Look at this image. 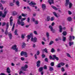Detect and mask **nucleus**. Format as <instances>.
Masks as SVG:
<instances>
[{
    "label": "nucleus",
    "mask_w": 75,
    "mask_h": 75,
    "mask_svg": "<svg viewBox=\"0 0 75 75\" xmlns=\"http://www.w3.org/2000/svg\"><path fill=\"white\" fill-rule=\"evenodd\" d=\"M6 31L5 33V34L6 35H7V34H8V31H7V30H8V23H6Z\"/></svg>",
    "instance_id": "obj_5"
},
{
    "label": "nucleus",
    "mask_w": 75,
    "mask_h": 75,
    "mask_svg": "<svg viewBox=\"0 0 75 75\" xmlns=\"http://www.w3.org/2000/svg\"><path fill=\"white\" fill-rule=\"evenodd\" d=\"M50 20V17L49 16H48L46 18V21H49Z\"/></svg>",
    "instance_id": "obj_21"
},
{
    "label": "nucleus",
    "mask_w": 75,
    "mask_h": 75,
    "mask_svg": "<svg viewBox=\"0 0 75 75\" xmlns=\"http://www.w3.org/2000/svg\"><path fill=\"white\" fill-rule=\"evenodd\" d=\"M31 20L33 21V22H35V18H32L31 19Z\"/></svg>",
    "instance_id": "obj_54"
},
{
    "label": "nucleus",
    "mask_w": 75,
    "mask_h": 75,
    "mask_svg": "<svg viewBox=\"0 0 75 75\" xmlns=\"http://www.w3.org/2000/svg\"><path fill=\"white\" fill-rule=\"evenodd\" d=\"M0 8L2 10H3L4 9L3 7L1 4H0Z\"/></svg>",
    "instance_id": "obj_30"
},
{
    "label": "nucleus",
    "mask_w": 75,
    "mask_h": 75,
    "mask_svg": "<svg viewBox=\"0 0 75 75\" xmlns=\"http://www.w3.org/2000/svg\"><path fill=\"white\" fill-rule=\"evenodd\" d=\"M54 43V41L51 40L49 43V45H52Z\"/></svg>",
    "instance_id": "obj_40"
},
{
    "label": "nucleus",
    "mask_w": 75,
    "mask_h": 75,
    "mask_svg": "<svg viewBox=\"0 0 75 75\" xmlns=\"http://www.w3.org/2000/svg\"><path fill=\"white\" fill-rule=\"evenodd\" d=\"M2 12L0 11V17L1 16V15H2Z\"/></svg>",
    "instance_id": "obj_63"
},
{
    "label": "nucleus",
    "mask_w": 75,
    "mask_h": 75,
    "mask_svg": "<svg viewBox=\"0 0 75 75\" xmlns=\"http://www.w3.org/2000/svg\"><path fill=\"white\" fill-rule=\"evenodd\" d=\"M68 14L69 15H71L72 14V12L70 11H68Z\"/></svg>",
    "instance_id": "obj_46"
},
{
    "label": "nucleus",
    "mask_w": 75,
    "mask_h": 75,
    "mask_svg": "<svg viewBox=\"0 0 75 75\" xmlns=\"http://www.w3.org/2000/svg\"><path fill=\"white\" fill-rule=\"evenodd\" d=\"M37 55H38L40 54V51L38 50L37 51Z\"/></svg>",
    "instance_id": "obj_56"
},
{
    "label": "nucleus",
    "mask_w": 75,
    "mask_h": 75,
    "mask_svg": "<svg viewBox=\"0 0 75 75\" xmlns=\"http://www.w3.org/2000/svg\"><path fill=\"white\" fill-rule=\"evenodd\" d=\"M7 72L8 74L10 73V69L8 67L7 68Z\"/></svg>",
    "instance_id": "obj_27"
},
{
    "label": "nucleus",
    "mask_w": 75,
    "mask_h": 75,
    "mask_svg": "<svg viewBox=\"0 0 75 75\" xmlns=\"http://www.w3.org/2000/svg\"><path fill=\"white\" fill-rule=\"evenodd\" d=\"M66 37H63L62 40H63V41H64V42L66 40Z\"/></svg>",
    "instance_id": "obj_34"
},
{
    "label": "nucleus",
    "mask_w": 75,
    "mask_h": 75,
    "mask_svg": "<svg viewBox=\"0 0 75 75\" xmlns=\"http://www.w3.org/2000/svg\"><path fill=\"white\" fill-rule=\"evenodd\" d=\"M18 31V30H15V32H14L15 35H18V34H17V31Z\"/></svg>",
    "instance_id": "obj_35"
},
{
    "label": "nucleus",
    "mask_w": 75,
    "mask_h": 75,
    "mask_svg": "<svg viewBox=\"0 0 75 75\" xmlns=\"http://www.w3.org/2000/svg\"><path fill=\"white\" fill-rule=\"evenodd\" d=\"M61 69L62 72H64V71H65V69L64 67H62Z\"/></svg>",
    "instance_id": "obj_47"
},
{
    "label": "nucleus",
    "mask_w": 75,
    "mask_h": 75,
    "mask_svg": "<svg viewBox=\"0 0 75 75\" xmlns=\"http://www.w3.org/2000/svg\"><path fill=\"white\" fill-rule=\"evenodd\" d=\"M72 40V36H70L69 37V41H71Z\"/></svg>",
    "instance_id": "obj_50"
},
{
    "label": "nucleus",
    "mask_w": 75,
    "mask_h": 75,
    "mask_svg": "<svg viewBox=\"0 0 75 75\" xmlns=\"http://www.w3.org/2000/svg\"><path fill=\"white\" fill-rule=\"evenodd\" d=\"M28 68V66H25L24 67H22L21 68V70L22 71H25L26 69Z\"/></svg>",
    "instance_id": "obj_9"
},
{
    "label": "nucleus",
    "mask_w": 75,
    "mask_h": 75,
    "mask_svg": "<svg viewBox=\"0 0 75 75\" xmlns=\"http://www.w3.org/2000/svg\"><path fill=\"white\" fill-rule=\"evenodd\" d=\"M49 58L50 59H53L54 60L55 59L54 58H52V56H51V55L50 56Z\"/></svg>",
    "instance_id": "obj_44"
},
{
    "label": "nucleus",
    "mask_w": 75,
    "mask_h": 75,
    "mask_svg": "<svg viewBox=\"0 0 75 75\" xmlns=\"http://www.w3.org/2000/svg\"><path fill=\"white\" fill-rule=\"evenodd\" d=\"M53 13L54 15L55 16V17H58L57 15V14L55 12H53Z\"/></svg>",
    "instance_id": "obj_43"
},
{
    "label": "nucleus",
    "mask_w": 75,
    "mask_h": 75,
    "mask_svg": "<svg viewBox=\"0 0 75 75\" xmlns=\"http://www.w3.org/2000/svg\"><path fill=\"white\" fill-rule=\"evenodd\" d=\"M21 56L24 55L25 57V58H27L28 57V54L26 52L24 51L22 52L21 53Z\"/></svg>",
    "instance_id": "obj_2"
},
{
    "label": "nucleus",
    "mask_w": 75,
    "mask_h": 75,
    "mask_svg": "<svg viewBox=\"0 0 75 75\" xmlns=\"http://www.w3.org/2000/svg\"><path fill=\"white\" fill-rule=\"evenodd\" d=\"M34 33L35 35H37L38 33H37V32L36 31H34Z\"/></svg>",
    "instance_id": "obj_45"
},
{
    "label": "nucleus",
    "mask_w": 75,
    "mask_h": 75,
    "mask_svg": "<svg viewBox=\"0 0 75 75\" xmlns=\"http://www.w3.org/2000/svg\"><path fill=\"white\" fill-rule=\"evenodd\" d=\"M27 21L28 23H29L30 22V18H28Z\"/></svg>",
    "instance_id": "obj_60"
},
{
    "label": "nucleus",
    "mask_w": 75,
    "mask_h": 75,
    "mask_svg": "<svg viewBox=\"0 0 75 75\" xmlns=\"http://www.w3.org/2000/svg\"><path fill=\"white\" fill-rule=\"evenodd\" d=\"M9 5L10 6H14V4L12 3H10L9 4Z\"/></svg>",
    "instance_id": "obj_49"
},
{
    "label": "nucleus",
    "mask_w": 75,
    "mask_h": 75,
    "mask_svg": "<svg viewBox=\"0 0 75 75\" xmlns=\"http://www.w3.org/2000/svg\"><path fill=\"white\" fill-rule=\"evenodd\" d=\"M51 52H55V50L53 49V48H52L51 50Z\"/></svg>",
    "instance_id": "obj_48"
},
{
    "label": "nucleus",
    "mask_w": 75,
    "mask_h": 75,
    "mask_svg": "<svg viewBox=\"0 0 75 75\" xmlns=\"http://www.w3.org/2000/svg\"><path fill=\"white\" fill-rule=\"evenodd\" d=\"M17 13L16 11H13V16H15V15H17Z\"/></svg>",
    "instance_id": "obj_25"
},
{
    "label": "nucleus",
    "mask_w": 75,
    "mask_h": 75,
    "mask_svg": "<svg viewBox=\"0 0 75 75\" xmlns=\"http://www.w3.org/2000/svg\"><path fill=\"white\" fill-rule=\"evenodd\" d=\"M44 69H47V67L46 66H45L43 67Z\"/></svg>",
    "instance_id": "obj_59"
},
{
    "label": "nucleus",
    "mask_w": 75,
    "mask_h": 75,
    "mask_svg": "<svg viewBox=\"0 0 75 75\" xmlns=\"http://www.w3.org/2000/svg\"><path fill=\"white\" fill-rule=\"evenodd\" d=\"M54 18H55L54 17H52L50 19L51 21H54Z\"/></svg>",
    "instance_id": "obj_38"
},
{
    "label": "nucleus",
    "mask_w": 75,
    "mask_h": 75,
    "mask_svg": "<svg viewBox=\"0 0 75 75\" xmlns=\"http://www.w3.org/2000/svg\"><path fill=\"white\" fill-rule=\"evenodd\" d=\"M15 25V24L14 23L13 25V26L12 27V31L14 30V28Z\"/></svg>",
    "instance_id": "obj_41"
},
{
    "label": "nucleus",
    "mask_w": 75,
    "mask_h": 75,
    "mask_svg": "<svg viewBox=\"0 0 75 75\" xmlns=\"http://www.w3.org/2000/svg\"><path fill=\"white\" fill-rule=\"evenodd\" d=\"M8 36L9 37V39L11 40L12 38V35L11 33H8Z\"/></svg>",
    "instance_id": "obj_22"
},
{
    "label": "nucleus",
    "mask_w": 75,
    "mask_h": 75,
    "mask_svg": "<svg viewBox=\"0 0 75 75\" xmlns=\"http://www.w3.org/2000/svg\"><path fill=\"white\" fill-rule=\"evenodd\" d=\"M26 19V18H23L21 20V21H24L25 19Z\"/></svg>",
    "instance_id": "obj_52"
},
{
    "label": "nucleus",
    "mask_w": 75,
    "mask_h": 75,
    "mask_svg": "<svg viewBox=\"0 0 75 75\" xmlns=\"http://www.w3.org/2000/svg\"><path fill=\"white\" fill-rule=\"evenodd\" d=\"M67 20L69 21H71L72 20V18L71 17H68L67 18Z\"/></svg>",
    "instance_id": "obj_28"
},
{
    "label": "nucleus",
    "mask_w": 75,
    "mask_h": 75,
    "mask_svg": "<svg viewBox=\"0 0 75 75\" xmlns=\"http://www.w3.org/2000/svg\"><path fill=\"white\" fill-rule=\"evenodd\" d=\"M43 67H40L39 69V72H41L43 71Z\"/></svg>",
    "instance_id": "obj_18"
},
{
    "label": "nucleus",
    "mask_w": 75,
    "mask_h": 75,
    "mask_svg": "<svg viewBox=\"0 0 75 75\" xmlns=\"http://www.w3.org/2000/svg\"><path fill=\"white\" fill-rule=\"evenodd\" d=\"M52 7L53 9H54V10H58V8H57L56 7L54 6H52Z\"/></svg>",
    "instance_id": "obj_33"
},
{
    "label": "nucleus",
    "mask_w": 75,
    "mask_h": 75,
    "mask_svg": "<svg viewBox=\"0 0 75 75\" xmlns=\"http://www.w3.org/2000/svg\"><path fill=\"white\" fill-rule=\"evenodd\" d=\"M59 31L60 33H62V27L61 25H59Z\"/></svg>",
    "instance_id": "obj_11"
},
{
    "label": "nucleus",
    "mask_w": 75,
    "mask_h": 75,
    "mask_svg": "<svg viewBox=\"0 0 75 75\" xmlns=\"http://www.w3.org/2000/svg\"><path fill=\"white\" fill-rule=\"evenodd\" d=\"M53 57L54 58V59H56L57 61H58V58L56 57V55L54 54L53 55Z\"/></svg>",
    "instance_id": "obj_15"
},
{
    "label": "nucleus",
    "mask_w": 75,
    "mask_h": 75,
    "mask_svg": "<svg viewBox=\"0 0 75 75\" xmlns=\"http://www.w3.org/2000/svg\"><path fill=\"white\" fill-rule=\"evenodd\" d=\"M68 4L69 5V8H71V7H72V4L71 3V2L69 1V0H66V2L65 4V6H67Z\"/></svg>",
    "instance_id": "obj_1"
},
{
    "label": "nucleus",
    "mask_w": 75,
    "mask_h": 75,
    "mask_svg": "<svg viewBox=\"0 0 75 75\" xmlns=\"http://www.w3.org/2000/svg\"><path fill=\"white\" fill-rule=\"evenodd\" d=\"M22 46L23 48H24V47L25 46V44L24 42H23L22 44Z\"/></svg>",
    "instance_id": "obj_36"
},
{
    "label": "nucleus",
    "mask_w": 75,
    "mask_h": 75,
    "mask_svg": "<svg viewBox=\"0 0 75 75\" xmlns=\"http://www.w3.org/2000/svg\"><path fill=\"white\" fill-rule=\"evenodd\" d=\"M40 61L39 60L37 62V66H40Z\"/></svg>",
    "instance_id": "obj_29"
},
{
    "label": "nucleus",
    "mask_w": 75,
    "mask_h": 75,
    "mask_svg": "<svg viewBox=\"0 0 75 75\" xmlns=\"http://www.w3.org/2000/svg\"><path fill=\"white\" fill-rule=\"evenodd\" d=\"M1 2L2 3H3V4H4V3H6V1H3V0H1Z\"/></svg>",
    "instance_id": "obj_39"
},
{
    "label": "nucleus",
    "mask_w": 75,
    "mask_h": 75,
    "mask_svg": "<svg viewBox=\"0 0 75 75\" xmlns=\"http://www.w3.org/2000/svg\"><path fill=\"white\" fill-rule=\"evenodd\" d=\"M16 47H17V46L16 45H13L12 47V49H13V50H15L16 49Z\"/></svg>",
    "instance_id": "obj_17"
},
{
    "label": "nucleus",
    "mask_w": 75,
    "mask_h": 75,
    "mask_svg": "<svg viewBox=\"0 0 75 75\" xmlns=\"http://www.w3.org/2000/svg\"><path fill=\"white\" fill-rule=\"evenodd\" d=\"M45 61H46V62H48V59H47V58H46L45 59Z\"/></svg>",
    "instance_id": "obj_64"
},
{
    "label": "nucleus",
    "mask_w": 75,
    "mask_h": 75,
    "mask_svg": "<svg viewBox=\"0 0 75 75\" xmlns=\"http://www.w3.org/2000/svg\"><path fill=\"white\" fill-rule=\"evenodd\" d=\"M33 33H30V35H28L27 36V38L28 39H30L31 37H33Z\"/></svg>",
    "instance_id": "obj_7"
},
{
    "label": "nucleus",
    "mask_w": 75,
    "mask_h": 75,
    "mask_svg": "<svg viewBox=\"0 0 75 75\" xmlns=\"http://www.w3.org/2000/svg\"><path fill=\"white\" fill-rule=\"evenodd\" d=\"M43 51H44L46 53H48V51H47V48H45L43 50Z\"/></svg>",
    "instance_id": "obj_32"
},
{
    "label": "nucleus",
    "mask_w": 75,
    "mask_h": 75,
    "mask_svg": "<svg viewBox=\"0 0 75 75\" xmlns=\"http://www.w3.org/2000/svg\"><path fill=\"white\" fill-rule=\"evenodd\" d=\"M65 65V63L64 62H61L58 64L57 66H64Z\"/></svg>",
    "instance_id": "obj_10"
},
{
    "label": "nucleus",
    "mask_w": 75,
    "mask_h": 75,
    "mask_svg": "<svg viewBox=\"0 0 75 75\" xmlns=\"http://www.w3.org/2000/svg\"><path fill=\"white\" fill-rule=\"evenodd\" d=\"M42 58H45V54H43L42 55Z\"/></svg>",
    "instance_id": "obj_61"
},
{
    "label": "nucleus",
    "mask_w": 75,
    "mask_h": 75,
    "mask_svg": "<svg viewBox=\"0 0 75 75\" xmlns=\"http://www.w3.org/2000/svg\"><path fill=\"white\" fill-rule=\"evenodd\" d=\"M74 42H69V45L71 46V45H74Z\"/></svg>",
    "instance_id": "obj_19"
},
{
    "label": "nucleus",
    "mask_w": 75,
    "mask_h": 75,
    "mask_svg": "<svg viewBox=\"0 0 75 75\" xmlns=\"http://www.w3.org/2000/svg\"><path fill=\"white\" fill-rule=\"evenodd\" d=\"M25 35H22V36H21V37L23 39H24V37H25Z\"/></svg>",
    "instance_id": "obj_51"
},
{
    "label": "nucleus",
    "mask_w": 75,
    "mask_h": 75,
    "mask_svg": "<svg viewBox=\"0 0 75 75\" xmlns=\"http://www.w3.org/2000/svg\"><path fill=\"white\" fill-rule=\"evenodd\" d=\"M22 16V17H26V16H27V15L26 14H25L24 13H22L21 14Z\"/></svg>",
    "instance_id": "obj_31"
},
{
    "label": "nucleus",
    "mask_w": 75,
    "mask_h": 75,
    "mask_svg": "<svg viewBox=\"0 0 75 75\" xmlns=\"http://www.w3.org/2000/svg\"><path fill=\"white\" fill-rule=\"evenodd\" d=\"M37 39L36 37L34 38H32L31 40V41H33V42H37Z\"/></svg>",
    "instance_id": "obj_6"
},
{
    "label": "nucleus",
    "mask_w": 75,
    "mask_h": 75,
    "mask_svg": "<svg viewBox=\"0 0 75 75\" xmlns=\"http://www.w3.org/2000/svg\"><path fill=\"white\" fill-rule=\"evenodd\" d=\"M42 7L43 10H45V8H46V6H45V4H42Z\"/></svg>",
    "instance_id": "obj_13"
},
{
    "label": "nucleus",
    "mask_w": 75,
    "mask_h": 75,
    "mask_svg": "<svg viewBox=\"0 0 75 75\" xmlns=\"http://www.w3.org/2000/svg\"><path fill=\"white\" fill-rule=\"evenodd\" d=\"M19 4H20V3L19 2V1H16V4L17 6H20V5H19Z\"/></svg>",
    "instance_id": "obj_24"
},
{
    "label": "nucleus",
    "mask_w": 75,
    "mask_h": 75,
    "mask_svg": "<svg viewBox=\"0 0 75 75\" xmlns=\"http://www.w3.org/2000/svg\"><path fill=\"white\" fill-rule=\"evenodd\" d=\"M49 28L51 30V31H52L53 32H54V30L53 29V28H52V27L51 25H50L49 26Z\"/></svg>",
    "instance_id": "obj_16"
},
{
    "label": "nucleus",
    "mask_w": 75,
    "mask_h": 75,
    "mask_svg": "<svg viewBox=\"0 0 75 75\" xmlns=\"http://www.w3.org/2000/svg\"><path fill=\"white\" fill-rule=\"evenodd\" d=\"M6 23L5 22H3L2 23V26H4V25H5L6 24Z\"/></svg>",
    "instance_id": "obj_55"
},
{
    "label": "nucleus",
    "mask_w": 75,
    "mask_h": 75,
    "mask_svg": "<svg viewBox=\"0 0 75 75\" xmlns=\"http://www.w3.org/2000/svg\"><path fill=\"white\" fill-rule=\"evenodd\" d=\"M34 22L35 24H38V21L37 20L35 21Z\"/></svg>",
    "instance_id": "obj_42"
},
{
    "label": "nucleus",
    "mask_w": 75,
    "mask_h": 75,
    "mask_svg": "<svg viewBox=\"0 0 75 75\" xmlns=\"http://www.w3.org/2000/svg\"><path fill=\"white\" fill-rule=\"evenodd\" d=\"M50 65L51 66H54V62H52L50 64Z\"/></svg>",
    "instance_id": "obj_53"
},
{
    "label": "nucleus",
    "mask_w": 75,
    "mask_h": 75,
    "mask_svg": "<svg viewBox=\"0 0 75 75\" xmlns=\"http://www.w3.org/2000/svg\"><path fill=\"white\" fill-rule=\"evenodd\" d=\"M22 18V16H19L18 18V20L19 21L21 20V18Z\"/></svg>",
    "instance_id": "obj_26"
},
{
    "label": "nucleus",
    "mask_w": 75,
    "mask_h": 75,
    "mask_svg": "<svg viewBox=\"0 0 75 75\" xmlns=\"http://www.w3.org/2000/svg\"><path fill=\"white\" fill-rule=\"evenodd\" d=\"M18 24L19 25H21V26H23L24 25L25 23L24 22L21 21H20L19 20H18V21L17 22Z\"/></svg>",
    "instance_id": "obj_4"
},
{
    "label": "nucleus",
    "mask_w": 75,
    "mask_h": 75,
    "mask_svg": "<svg viewBox=\"0 0 75 75\" xmlns=\"http://www.w3.org/2000/svg\"><path fill=\"white\" fill-rule=\"evenodd\" d=\"M48 2L50 4V5H51V4H54V1L53 0H49L48 1Z\"/></svg>",
    "instance_id": "obj_12"
},
{
    "label": "nucleus",
    "mask_w": 75,
    "mask_h": 75,
    "mask_svg": "<svg viewBox=\"0 0 75 75\" xmlns=\"http://www.w3.org/2000/svg\"><path fill=\"white\" fill-rule=\"evenodd\" d=\"M8 11V10H6V8H5L4 9V13L2 14L1 16H2V17L4 18V17H6V14L7 13Z\"/></svg>",
    "instance_id": "obj_3"
},
{
    "label": "nucleus",
    "mask_w": 75,
    "mask_h": 75,
    "mask_svg": "<svg viewBox=\"0 0 75 75\" xmlns=\"http://www.w3.org/2000/svg\"><path fill=\"white\" fill-rule=\"evenodd\" d=\"M24 59V58L23 57H21V60L22 61H24V59Z\"/></svg>",
    "instance_id": "obj_57"
},
{
    "label": "nucleus",
    "mask_w": 75,
    "mask_h": 75,
    "mask_svg": "<svg viewBox=\"0 0 75 75\" xmlns=\"http://www.w3.org/2000/svg\"><path fill=\"white\" fill-rule=\"evenodd\" d=\"M29 5H36V3H35L34 2H31V3L29 4Z\"/></svg>",
    "instance_id": "obj_20"
},
{
    "label": "nucleus",
    "mask_w": 75,
    "mask_h": 75,
    "mask_svg": "<svg viewBox=\"0 0 75 75\" xmlns=\"http://www.w3.org/2000/svg\"><path fill=\"white\" fill-rule=\"evenodd\" d=\"M43 40L44 41H47V40H46L45 38H43Z\"/></svg>",
    "instance_id": "obj_62"
},
{
    "label": "nucleus",
    "mask_w": 75,
    "mask_h": 75,
    "mask_svg": "<svg viewBox=\"0 0 75 75\" xmlns=\"http://www.w3.org/2000/svg\"><path fill=\"white\" fill-rule=\"evenodd\" d=\"M67 57H71L70 54H69V53H67Z\"/></svg>",
    "instance_id": "obj_58"
},
{
    "label": "nucleus",
    "mask_w": 75,
    "mask_h": 75,
    "mask_svg": "<svg viewBox=\"0 0 75 75\" xmlns=\"http://www.w3.org/2000/svg\"><path fill=\"white\" fill-rule=\"evenodd\" d=\"M13 17L12 16H11V18H10V25L11 26H12L13 25V22H12V21H13Z\"/></svg>",
    "instance_id": "obj_8"
},
{
    "label": "nucleus",
    "mask_w": 75,
    "mask_h": 75,
    "mask_svg": "<svg viewBox=\"0 0 75 75\" xmlns=\"http://www.w3.org/2000/svg\"><path fill=\"white\" fill-rule=\"evenodd\" d=\"M46 35L47 37V40L49 41V39H50V38H49V37L50 36V34L48 32H47L46 33Z\"/></svg>",
    "instance_id": "obj_14"
},
{
    "label": "nucleus",
    "mask_w": 75,
    "mask_h": 75,
    "mask_svg": "<svg viewBox=\"0 0 75 75\" xmlns=\"http://www.w3.org/2000/svg\"><path fill=\"white\" fill-rule=\"evenodd\" d=\"M49 71H52L54 70V68H53V67H49Z\"/></svg>",
    "instance_id": "obj_23"
},
{
    "label": "nucleus",
    "mask_w": 75,
    "mask_h": 75,
    "mask_svg": "<svg viewBox=\"0 0 75 75\" xmlns=\"http://www.w3.org/2000/svg\"><path fill=\"white\" fill-rule=\"evenodd\" d=\"M67 32L66 31H64L63 33V34L64 35V36H65L66 35H67Z\"/></svg>",
    "instance_id": "obj_37"
}]
</instances>
